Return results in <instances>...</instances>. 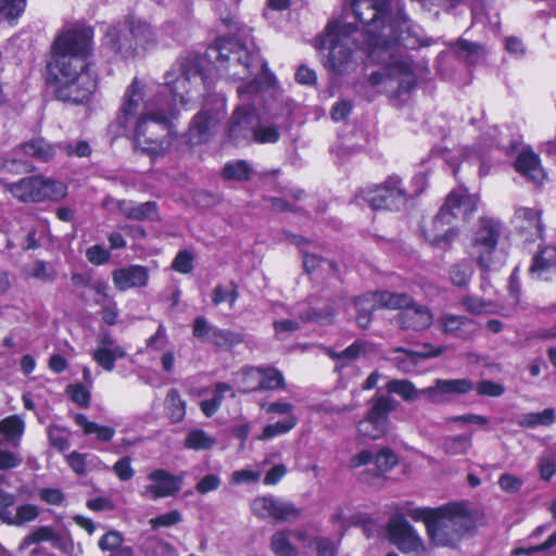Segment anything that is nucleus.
Instances as JSON below:
<instances>
[{"label": "nucleus", "instance_id": "nucleus-62", "mask_svg": "<svg viewBox=\"0 0 556 556\" xmlns=\"http://www.w3.org/2000/svg\"><path fill=\"white\" fill-rule=\"evenodd\" d=\"M87 454L73 451L66 455V463L71 469L78 476H85L87 472Z\"/></svg>", "mask_w": 556, "mask_h": 556}, {"label": "nucleus", "instance_id": "nucleus-25", "mask_svg": "<svg viewBox=\"0 0 556 556\" xmlns=\"http://www.w3.org/2000/svg\"><path fill=\"white\" fill-rule=\"evenodd\" d=\"M148 479L154 482V484L148 485V491L154 500L176 495L184 483L182 475H174L165 469L151 471Z\"/></svg>", "mask_w": 556, "mask_h": 556}, {"label": "nucleus", "instance_id": "nucleus-14", "mask_svg": "<svg viewBox=\"0 0 556 556\" xmlns=\"http://www.w3.org/2000/svg\"><path fill=\"white\" fill-rule=\"evenodd\" d=\"M131 34L127 25V15L111 24L105 30L101 47L114 61L136 59Z\"/></svg>", "mask_w": 556, "mask_h": 556}, {"label": "nucleus", "instance_id": "nucleus-54", "mask_svg": "<svg viewBox=\"0 0 556 556\" xmlns=\"http://www.w3.org/2000/svg\"><path fill=\"white\" fill-rule=\"evenodd\" d=\"M252 137L261 144L276 143L280 139V132L276 126H255Z\"/></svg>", "mask_w": 556, "mask_h": 556}, {"label": "nucleus", "instance_id": "nucleus-23", "mask_svg": "<svg viewBox=\"0 0 556 556\" xmlns=\"http://www.w3.org/2000/svg\"><path fill=\"white\" fill-rule=\"evenodd\" d=\"M150 279L149 269L139 264H131L125 267L114 269L112 281L116 290L127 291L135 288H144Z\"/></svg>", "mask_w": 556, "mask_h": 556}, {"label": "nucleus", "instance_id": "nucleus-13", "mask_svg": "<svg viewBox=\"0 0 556 556\" xmlns=\"http://www.w3.org/2000/svg\"><path fill=\"white\" fill-rule=\"evenodd\" d=\"M501 231L500 223L483 219L475 233L473 248L478 252L477 264L483 273L496 268L495 254Z\"/></svg>", "mask_w": 556, "mask_h": 556}, {"label": "nucleus", "instance_id": "nucleus-41", "mask_svg": "<svg viewBox=\"0 0 556 556\" xmlns=\"http://www.w3.org/2000/svg\"><path fill=\"white\" fill-rule=\"evenodd\" d=\"M336 307L332 304H326L323 307H308L300 315L304 323H317L319 325H331L336 318Z\"/></svg>", "mask_w": 556, "mask_h": 556}, {"label": "nucleus", "instance_id": "nucleus-52", "mask_svg": "<svg viewBox=\"0 0 556 556\" xmlns=\"http://www.w3.org/2000/svg\"><path fill=\"white\" fill-rule=\"evenodd\" d=\"M194 268V256L188 250H180L172 262V269L179 274H190Z\"/></svg>", "mask_w": 556, "mask_h": 556}, {"label": "nucleus", "instance_id": "nucleus-53", "mask_svg": "<svg viewBox=\"0 0 556 556\" xmlns=\"http://www.w3.org/2000/svg\"><path fill=\"white\" fill-rule=\"evenodd\" d=\"M241 386L240 392L242 393H252L257 392L258 387V367L250 366L244 367L241 370Z\"/></svg>", "mask_w": 556, "mask_h": 556}, {"label": "nucleus", "instance_id": "nucleus-24", "mask_svg": "<svg viewBox=\"0 0 556 556\" xmlns=\"http://www.w3.org/2000/svg\"><path fill=\"white\" fill-rule=\"evenodd\" d=\"M439 326L442 333L463 341L472 340L478 330L473 319L450 313H444L439 317Z\"/></svg>", "mask_w": 556, "mask_h": 556}, {"label": "nucleus", "instance_id": "nucleus-30", "mask_svg": "<svg viewBox=\"0 0 556 556\" xmlns=\"http://www.w3.org/2000/svg\"><path fill=\"white\" fill-rule=\"evenodd\" d=\"M356 311L355 320L362 329H368L372 323L374 313L381 308L376 292H368L353 299Z\"/></svg>", "mask_w": 556, "mask_h": 556}, {"label": "nucleus", "instance_id": "nucleus-58", "mask_svg": "<svg viewBox=\"0 0 556 556\" xmlns=\"http://www.w3.org/2000/svg\"><path fill=\"white\" fill-rule=\"evenodd\" d=\"M477 393L483 396L498 397L505 393V387L492 380H481L476 386Z\"/></svg>", "mask_w": 556, "mask_h": 556}, {"label": "nucleus", "instance_id": "nucleus-37", "mask_svg": "<svg viewBox=\"0 0 556 556\" xmlns=\"http://www.w3.org/2000/svg\"><path fill=\"white\" fill-rule=\"evenodd\" d=\"M258 391H276L286 388V380L282 372L271 366L258 367Z\"/></svg>", "mask_w": 556, "mask_h": 556}, {"label": "nucleus", "instance_id": "nucleus-43", "mask_svg": "<svg viewBox=\"0 0 556 556\" xmlns=\"http://www.w3.org/2000/svg\"><path fill=\"white\" fill-rule=\"evenodd\" d=\"M298 424V418L294 415H289L286 419L279 420L275 424L266 425L262 433L257 437L258 440H269L277 435L288 433Z\"/></svg>", "mask_w": 556, "mask_h": 556}, {"label": "nucleus", "instance_id": "nucleus-42", "mask_svg": "<svg viewBox=\"0 0 556 556\" xmlns=\"http://www.w3.org/2000/svg\"><path fill=\"white\" fill-rule=\"evenodd\" d=\"M215 442V439L208 435L203 429H193L187 434L184 446L193 451L211 450Z\"/></svg>", "mask_w": 556, "mask_h": 556}, {"label": "nucleus", "instance_id": "nucleus-16", "mask_svg": "<svg viewBox=\"0 0 556 556\" xmlns=\"http://www.w3.org/2000/svg\"><path fill=\"white\" fill-rule=\"evenodd\" d=\"M387 532L389 541L403 554L425 553L422 539L403 516L391 518Z\"/></svg>", "mask_w": 556, "mask_h": 556}, {"label": "nucleus", "instance_id": "nucleus-56", "mask_svg": "<svg viewBox=\"0 0 556 556\" xmlns=\"http://www.w3.org/2000/svg\"><path fill=\"white\" fill-rule=\"evenodd\" d=\"M93 359L106 371H112L115 368L116 355L111 349H97L93 353Z\"/></svg>", "mask_w": 556, "mask_h": 556}, {"label": "nucleus", "instance_id": "nucleus-57", "mask_svg": "<svg viewBox=\"0 0 556 556\" xmlns=\"http://www.w3.org/2000/svg\"><path fill=\"white\" fill-rule=\"evenodd\" d=\"M366 349V341L364 340H355L352 344L345 348L343 351L339 353H333L332 358L334 359H349L355 361L357 359Z\"/></svg>", "mask_w": 556, "mask_h": 556}, {"label": "nucleus", "instance_id": "nucleus-55", "mask_svg": "<svg viewBox=\"0 0 556 556\" xmlns=\"http://www.w3.org/2000/svg\"><path fill=\"white\" fill-rule=\"evenodd\" d=\"M182 516L179 510L174 509L165 514L157 515L150 519L149 523L153 530H157L162 527H172L181 522Z\"/></svg>", "mask_w": 556, "mask_h": 556}, {"label": "nucleus", "instance_id": "nucleus-5", "mask_svg": "<svg viewBox=\"0 0 556 556\" xmlns=\"http://www.w3.org/2000/svg\"><path fill=\"white\" fill-rule=\"evenodd\" d=\"M94 29L77 22L62 28L54 37L47 64H93Z\"/></svg>", "mask_w": 556, "mask_h": 556}, {"label": "nucleus", "instance_id": "nucleus-29", "mask_svg": "<svg viewBox=\"0 0 556 556\" xmlns=\"http://www.w3.org/2000/svg\"><path fill=\"white\" fill-rule=\"evenodd\" d=\"M117 207L127 219L137 222H155L160 219L159 206L154 201L136 204L129 200H121L117 203Z\"/></svg>", "mask_w": 556, "mask_h": 556}, {"label": "nucleus", "instance_id": "nucleus-26", "mask_svg": "<svg viewBox=\"0 0 556 556\" xmlns=\"http://www.w3.org/2000/svg\"><path fill=\"white\" fill-rule=\"evenodd\" d=\"M396 323L402 330L424 331L431 327L433 314L429 306L413 302V305L400 312Z\"/></svg>", "mask_w": 556, "mask_h": 556}, {"label": "nucleus", "instance_id": "nucleus-7", "mask_svg": "<svg viewBox=\"0 0 556 556\" xmlns=\"http://www.w3.org/2000/svg\"><path fill=\"white\" fill-rule=\"evenodd\" d=\"M170 119L163 111L141 115L132 131V142L136 149L152 160L164 155L170 148Z\"/></svg>", "mask_w": 556, "mask_h": 556}, {"label": "nucleus", "instance_id": "nucleus-36", "mask_svg": "<svg viewBox=\"0 0 556 556\" xmlns=\"http://www.w3.org/2000/svg\"><path fill=\"white\" fill-rule=\"evenodd\" d=\"M25 155L40 162H49L55 156V148L42 138H35L22 147Z\"/></svg>", "mask_w": 556, "mask_h": 556}, {"label": "nucleus", "instance_id": "nucleus-1", "mask_svg": "<svg viewBox=\"0 0 556 556\" xmlns=\"http://www.w3.org/2000/svg\"><path fill=\"white\" fill-rule=\"evenodd\" d=\"M210 56L214 54L213 67L205 66L204 60L197 53L180 56L164 75V86L173 100L186 106L203 88L210 93L214 84L212 71L219 75L240 77L249 73L251 55L244 46L226 38H217L208 48Z\"/></svg>", "mask_w": 556, "mask_h": 556}, {"label": "nucleus", "instance_id": "nucleus-12", "mask_svg": "<svg viewBox=\"0 0 556 556\" xmlns=\"http://www.w3.org/2000/svg\"><path fill=\"white\" fill-rule=\"evenodd\" d=\"M252 514L262 520H273L277 523L298 520L302 509L292 502L274 495L256 496L250 504Z\"/></svg>", "mask_w": 556, "mask_h": 556}, {"label": "nucleus", "instance_id": "nucleus-8", "mask_svg": "<svg viewBox=\"0 0 556 556\" xmlns=\"http://www.w3.org/2000/svg\"><path fill=\"white\" fill-rule=\"evenodd\" d=\"M203 106L191 118L187 131L188 142L192 146L211 140L227 115L226 98L219 93H203Z\"/></svg>", "mask_w": 556, "mask_h": 556}, {"label": "nucleus", "instance_id": "nucleus-59", "mask_svg": "<svg viewBox=\"0 0 556 556\" xmlns=\"http://www.w3.org/2000/svg\"><path fill=\"white\" fill-rule=\"evenodd\" d=\"M222 485V479L216 473H210L205 475L203 478H201L198 483L195 484V491L199 494H207L210 492L216 491Z\"/></svg>", "mask_w": 556, "mask_h": 556}, {"label": "nucleus", "instance_id": "nucleus-60", "mask_svg": "<svg viewBox=\"0 0 556 556\" xmlns=\"http://www.w3.org/2000/svg\"><path fill=\"white\" fill-rule=\"evenodd\" d=\"M437 511L438 507L415 508L408 511V516L415 521H422L426 527V532L428 533Z\"/></svg>", "mask_w": 556, "mask_h": 556}, {"label": "nucleus", "instance_id": "nucleus-17", "mask_svg": "<svg viewBox=\"0 0 556 556\" xmlns=\"http://www.w3.org/2000/svg\"><path fill=\"white\" fill-rule=\"evenodd\" d=\"M127 25L131 34L136 58L144 56L149 51L157 48L156 30L148 21L134 14H127Z\"/></svg>", "mask_w": 556, "mask_h": 556}, {"label": "nucleus", "instance_id": "nucleus-49", "mask_svg": "<svg viewBox=\"0 0 556 556\" xmlns=\"http://www.w3.org/2000/svg\"><path fill=\"white\" fill-rule=\"evenodd\" d=\"M473 275V269L468 262H458L450 269V279L454 286L466 287Z\"/></svg>", "mask_w": 556, "mask_h": 556}, {"label": "nucleus", "instance_id": "nucleus-63", "mask_svg": "<svg viewBox=\"0 0 556 556\" xmlns=\"http://www.w3.org/2000/svg\"><path fill=\"white\" fill-rule=\"evenodd\" d=\"M86 256L93 265H104L110 261L111 253L102 245L94 244L87 249Z\"/></svg>", "mask_w": 556, "mask_h": 556}, {"label": "nucleus", "instance_id": "nucleus-20", "mask_svg": "<svg viewBox=\"0 0 556 556\" xmlns=\"http://www.w3.org/2000/svg\"><path fill=\"white\" fill-rule=\"evenodd\" d=\"M375 469L362 472V479L370 486L381 488L388 481L386 476L399 465V456L389 446L380 448L374 457Z\"/></svg>", "mask_w": 556, "mask_h": 556}, {"label": "nucleus", "instance_id": "nucleus-33", "mask_svg": "<svg viewBox=\"0 0 556 556\" xmlns=\"http://www.w3.org/2000/svg\"><path fill=\"white\" fill-rule=\"evenodd\" d=\"M75 424L83 430L85 435L94 434L97 440L103 443L110 442L115 435V429L109 426H100L88 420L87 416L78 413L74 416Z\"/></svg>", "mask_w": 556, "mask_h": 556}, {"label": "nucleus", "instance_id": "nucleus-45", "mask_svg": "<svg viewBox=\"0 0 556 556\" xmlns=\"http://www.w3.org/2000/svg\"><path fill=\"white\" fill-rule=\"evenodd\" d=\"M472 445L470 435L458 434L446 438L443 444L445 454L451 456L465 455Z\"/></svg>", "mask_w": 556, "mask_h": 556}, {"label": "nucleus", "instance_id": "nucleus-51", "mask_svg": "<svg viewBox=\"0 0 556 556\" xmlns=\"http://www.w3.org/2000/svg\"><path fill=\"white\" fill-rule=\"evenodd\" d=\"M123 542L124 536L119 531L109 530L100 538L98 546L102 552H110L114 554L119 551Z\"/></svg>", "mask_w": 556, "mask_h": 556}, {"label": "nucleus", "instance_id": "nucleus-3", "mask_svg": "<svg viewBox=\"0 0 556 556\" xmlns=\"http://www.w3.org/2000/svg\"><path fill=\"white\" fill-rule=\"evenodd\" d=\"M351 7L356 22L364 26L361 49L376 61H382L383 55L392 52L396 45V23L386 3H367L369 16L361 11V0H351Z\"/></svg>", "mask_w": 556, "mask_h": 556}, {"label": "nucleus", "instance_id": "nucleus-39", "mask_svg": "<svg viewBox=\"0 0 556 556\" xmlns=\"http://www.w3.org/2000/svg\"><path fill=\"white\" fill-rule=\"evenodd\" d=\"M253 168L245 160L228 161L223 169L222 177L230 181H248L251 179Z\"/></svg>", "mask_w": 556, "mask_h": 556}, {"label": "nucleus", "instance_id": "nucleus-19", "mask_svg": "<svg viewBox=\"0 0 556 556\" xmlns=\"http://www.w3.org/2000/svg\"><path fill=\"white\" fill-rule=\"evenodd\" d=\"M396 37H397V41H396V45L394 46L392 52L388 55L384 54L382 61H376L369 54H367V53H365V54L368 56V59L372 63L378 64V65H384L389 76H393V75L405 76L406 78H404L400 81L399 89H400V91L408 92L416 87L417 80H416V76H415L414 70L410 66V64H408L407 62L402 61V60L393 61V59L395 58V55L399 51L400 39H401V33L399 31L397 28H396Z\"/></svg>", "mask_w": 556, "mask_h": 556}, {"label": "nucleus", "instance_id": "nucleus-21", "mask_svg": "<svg viewBox=\"0 0 556 556\" xmlns=\"http://www.w3.org/2000/svg\"><path fill=\"white\" fill-rule=\"evenodd\" d=\"M256 117L254 109L250 106H239L233 112L226 128L227 137L236 144H241L253 136L254 119Z\"/></svg>", "mask_w": 556, "mask_h": 556}, {"label": "nucleus", "instance_id": "nucleus-18", "mask_svg": "<svg viewBox=\"0 0 556 556\" xmlns=\"http://www.w3.org/2000/svg\"><path fill=\"white\" fill-rule=\"evenodd\" d=\"M50 181L28 176L5 185V190L22 202H41L49 197Z\"/></svg>", "mask_w": 556, "mask_h": 556}, {"label": "nucleus", "instance_id": "nucleus-44", "mask_svg": "<svg viewBox=\"0 0 556 556\" xmlns=\"http://www.w3.org/2000/svg\"><path fill=\"white\" fill-rule=\"evenodd\" d=\"M48 442L49 445L60 453L66 452L70 446V431L60 425H51L48 428Z\"/></svg>", "mask_w": 556, "mask_h": 556}, {"label": "nucleus", "instance_id": "nucleus-4", "mask_svg": "<svg viewBox=\"0 0 556 556\" xmlns=\"http://www.w3.org/2000/svg\"><path fill=\"white\" fill-rule=\"evenodd\" d=\"M471 202V195L465 186L453 189L439 212L431 219L419 224L420 236L433 248L448 249L459 232L457 227L452 226L457 218V211Z\"/></svg>", "mask_w": 556, "mask_h": 556}, {"label": "nucleus", "instance_id": "nucleus-22", "mask_svg": "<svg viewBox=\"0 0 556 556\" xmlns=\"http://www.w3.org/2000/svg\"><path fill=\"white\" fill-rule=\"evenodd\" d=\"M513 167L525 179L538 185L546 178L540 155L530 147H523L516 155Z\"/></svg>", "mask_w": 556, "mask_h": 556}, {"label": "nucleus", "instance_id": "nucleus-31", "mask_svg": "<svg viewBox=\"0 0 556 556\" xmlns=\"http://www.w3.org/2000/svg\"><path fill=\"white\" fill-rule=\"evenodd\" d=\"M553 271H556V247H545L532 257L529 273L542 277Z\"/></svg>", "mask_w": 556, "mask_h": 556}, {"label": "nucleus", "instance_id": "nucleus-38", "mask_svg": "<svg viewBox=\"0 0 556 556\" xmlns=\"http://www.w3.org/2000/svg\"><path fill=\"white\" fill-rule=\"evenodd\" d=\"M292 531L282 529L270 538V549L276 556H298L299 549L291 542Z\"/></svg>", "mask_w": 556, "mask_h": 556}, {"label": "nucleus", "instance_id": "nucleus-15", "mask_svg": "<svg viewBox=\"0 0 556 556\" xmlns=\"http://www.w3.org/2000/svg\"><path fill=\"white\" fill-rule=\"evenodd\" d=\"M192 336L201 343H212L216 349L231 351L244 342V336L230 329L212 326L203 316H198L192 323Z\"/></svg>", "mask_w": 556, "mask_h": 556}, {"label": "nucleus", "instance_id": "nucleus-34", "mask_svg": "<svg viewBox=\"0 0 556 556\" xmlns=\"http://www.w3.org/2000/svg\"><path fill=\"white\" fill-rule=\"evenodd\" d=\"M376 296L381 308L404 312L415 301L406 292L376 291Z\"/></svg>", "mask_w": 556, "mask_h": 556}, {"label": "nucleus", "instance_id": "nucleus-6", "mask_svg": "<svg viewBox=\"0 0 556 556\" xmlns=\"http://www.w3.org/2000/svg\"><path fill=\"white\" fill-rule=\"evenodd\" d=\"M475 529V519L466 506L460 502H450L438 506L427 535L435 547L456 548Z\"/></svg>", "mask_w": 556, "mask_h": 556}, {"label": "nucleus", "instance_id": "nucleus-28", "mask_svg": "<svg viewBox=\"0 0 556 556\" xmlns=\"http://www.w3.org/2000/svg\"><path fill=\"white\" fill-rule=\"evenodd\" d=\"M142 96L138 78L135 77L126 89L124 101L116 117L118 127L127 128L129 119L138 112Z\"/></svg>", "mask_w": 556, "mask_h": 556}, {"label": "nucleus", "instance_id": "nucleus-10", "mask_svg": "<svg viewBox=\"0 0 556 556\" xmlns=\"http://www.w3.org/2000/svg\"><path fill=\"white\" fill-rule=\"evenodd\" d=\"M356 197L375 211H400L409 199L403 179L396 174L389 175L381 184L361 188Z\"/></svg>", "mask_w": 556, "mask_h": 556}, {"label": "nucleus", "instance_id": "nucleus-9", "mask_svg": "<svg viewBox=\"0 0 556 556\" xmlns=\"http://www.w3.org/2000/svg\"><path fill=\"white\" fill-rule=\"evenodd\" d=\"M315 41L316 49L328 50L326 60L328 70L337 74L343 73L353 56V50L349 46L350 34L344 27L338 21H330Z\"/></svg>", "mask_w": 556, "mask_h": 556}, {"label": "nucleus", "instance_id": "nucleus-46", "mask_svg": "<svg viewBox=\"0 0 556 556\" xmlns=\"http://www.w3.org/2000/svg\"><path fill=\"white\" fill-rule=\"evenodd\" d=\"M27 0H0V21L16 22L24 13Z\"/></svg>", "mask_w": 556, "mask_h": 556}, {"label": "nucleus", "instance_id": "nucleus-27", "mask_svg": "<svg viewBox=\"0 0 556 556\" xmlns=\"http://www.w3.org/2000/svg\"><path fill=\"white\" fill-rule=\"evenodd\" d=\"M473 390V382L470 379H437L434 386L421 390L430 402L440 404L445 402L444 394H467Z\"/></svg>", "mask_w": 556, "mask_h": 556}, {"label": "nucleus", "instance_id": "nucleus-35", "mask_svg": "<svg viewBox=\"0 0 556 556\" xmlns=\"http://www.w3.org/2000/svg\"><path fill=\"white\" fill-rule=\"evenodd\" d=\"M25 431V424L17 415H11L0 420V435L4 441L17 446Z\"/></svg>", "mask_w": 556, "mask_h": 556}, {"label": "nucleus", "instance_id": "nucleus-50", "mask_svg": "<svg viewBox=\"0 0 556 556\" xmlns=\"http://www.w3.org/2000/svg\"><path fill=\"white\" fill-rule=\"evenodd\" d=\"M66 394L81 408H88L91 403V393L83 383H73L66 387Z\"/></svg>", "mask_w": 556, "mask_h": 556}, {"label": "nucleus", "instance_id": "nucleus-61", "mask_svg": "<svg viewBox=\"0 0 556 556\" xmlns=\"http://www.w3.org/2000/svg\"><path fill=\"white\" fill-rule=\"evenodd\" d=\"M39 516V509L33 504H23L16 508L15 526L34 521Z\"/></svg>", "mask_w": 556, "mask_h": 556}, {"label": "nucleus", "instance_id": "nucleus-11", "mask_svg": "<svg viewBox=\"0 0 556 556\" xmlns=\"http://www.w3.org/2000/svg\"><path fill=\"white\" fill-rule=\"evenodd\" d=\"M397 407V402L389 395L375 396L370 401V408L365 417L356 425L359 437L369 440H379L390 430V414Z\"/></svg>", "mask_w": 556, "mask_h": 556}, {"label": "nucleus", "instance_id": "nucleus-40", "mask_svg": "<svg viewBox=\"0 0 556 556\" xmlns=\"http://www.w3.org/2000/svg\"><path fill=\"white\" fill-rule=\"evenodd\" d=\"M556 421L553 408H545L538 413H527L518 417L517 424L525 429H534L539 426H551Z\"/></svg>", "mask_w": 556, "mask_h": 556}, {"label": "nucleus", "instance_id": "nucleus-64", "mask_svg": "<svg viewBox=\"0 0 556 556\" xmlns=\"http://www.w3.org/2000/svg\"><path fill=\"white\" fill-rule=\"evenodd\" d=\"M113 471L121 481L130 480L135 475V470L131 467V458L129 456L119 458L113 465Z\"/></svg>", "mask_w": 556, "mask_h": 556}, {"label": "nucleus", "instance_id": "nucleus-2", "mask_svg": "<svg viewBox=\"0 0 556 556\" xmlns=\"http://www.w3.org/2000/svg\"><path fill=\"white\" fill-rule=\"evenodd\" d=\"M45 79L55 100L72 105L89 104L99 85L94 64H46Z\"/></svg>", "mask_w": 556, "mask_h": 556}, {"label": "nucleus", "instance_id": "nucleus-32", "mask_svg": "<svg viewBox=\"0 0 556 556\" xmlns=\"http://www.w3.org/2000/svg\"><path fill=\"white\" fill-rule=\"evenodd\" d=\"M187 403L176 388L168 390L164 400V412L172 424H179L186 417Z\"/></svg>", "mask_w": 556, "mask_h": 556}, {"label": "nucleus", "instance_id": "nucleus-47", "mask_svg": "<svg viewBox=\"0 0 556 556\" xmlns=\"http://www.w3.org/2000/svg\"><path fill=\"white\" fill-rule=\"evenodd\" d=\"M387 390L390 393L400 395L404 401H415L418 399L419 393H421L409 380H391L387 384Z\"/></svg>", "mask_w": 556, "mask_h": 556}, {"label": "nucleus", "instance_id": "nucleus-48", "mask_svg": "<svg viewBox=\"0 0 556 556\" xmlns=\"http://www.w3.org/2000/svg\"><path fill=\"white\" fill-rule=\"evenodd\" d=\"M393 352L399 355L392 357L391 362L400 371L410 372L416 368L418 358L416 355L412 354L414 351L399 346L394 348Z\"/></svg>", "mask_w": 556, "mask_h": 556}]
</instances>
